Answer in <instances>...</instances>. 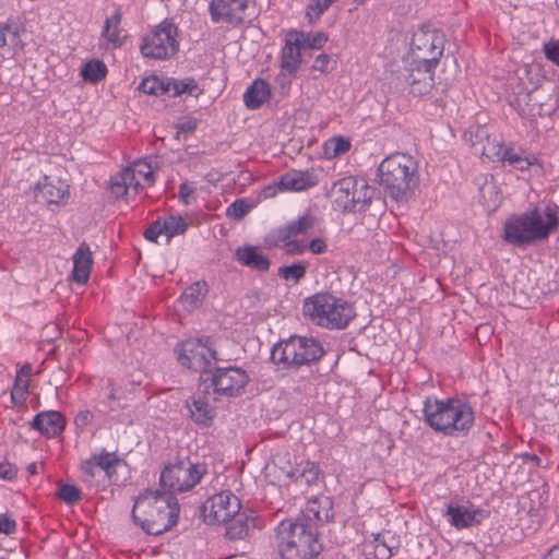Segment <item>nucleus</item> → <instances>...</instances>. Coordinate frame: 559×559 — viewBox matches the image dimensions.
<instances>
[{
	"mask_svg": "<svg viewBox=\"0 0 559 559\" xmlns=\"http://www.w3.org/2000/svg\"><path fill=\"white\" fill-rule=\"evenodd\" d=\"M179 504L167 491L147 490L133 506L132 518L151 535H159L170 530L178 520Z\"/></svg>",
	"mask_w": 559,
	"mask_h": 559,
	"instance_id": "nucleus-1",
	"label": "nucleus"
},
{
	"mask_svg": "<svg viewBox=\"0 0 559 559\" xmlns=\"http://www.w3.org/2000/svg\"><path fill=\"white\" fill-rule=\"evenodd\" d=\"M558 227L557 206L547 205L544 210L535 207L507 219L504 239L515 246H527L547 239Z\"/></svg>",
	"mask_w": 559,
	"mask_h": 559,
	"instance_id": "nucleus-2",
	"label": "nucleus"
},
{
	"mask_svg": "<svg viewBox=\"0 0 559 559\" xmlns=\"http://www.w3.org/2000/svg\"><path fill=\"white\" fill-rule=\"evenodd\" d=\"M425 421L444 436H465L474 425V411L469 404L456 399L427 397L423 408Z\"/></svg>",
	"mask_w": 559,
	"mask_h": 559,
	"instance_id": "nucleus-3",
	"label": "nucleus"
},
{
	"mask_svg": "<svg viewBox=\"0 0 559 559\" xmlns=\"http://www.w3.org/2000/svg\"><path fill=\"white\" fill-rule=\"evenodd\" d=\"M278 559H314L322 551L316 530L301 520H283L275 530Z\"/></svg>",
	"mask_w": 559,
	"mask_h": 559,
	"instance_id": "nucleus-4",
	"label": "nucleus"
},
{
	"mask_svg": "<svg viewBox=\"0 0 559 559\" xmlns=\"http://www.w3.org/2000/svg\"><path fill=\"white\" fill-rule=\"evenodd\" d=\"M380 185L397 202H407L419 185L418 164L405 153L385 157L378 167Z\"/></svg>",
	"mask_w": 559,
	"mask_h": 559,
	"instance_id": "nucleus-5",
	"label": "nucleus"
},
{
	"mask_svg": "<svg viewBox=\"0 0 559 559\" xmlns=\"http://www.w3.org/2000/svg\"><path fill=\"white\" fill-rule=\"evenodd\" d=\"M302 313L314 325L328 330H343L356 317L354 304L329 292L307 297Z\"/></svg>",
	"mask_w": 559,
	"mask_h": 559,
	"instance_id": "nucleus-6",
	"label": "nucleus"
},
{
	"mask_svg": "<svg viewBox=\"0 0 559 559\" xmlns=\"http://www.w3.org/2000/svg\"><path fill=\"white\" fill-rule=\"evenodd\" d=\"M322 355L323 349L316 340L293 336L277 343L272 349L271 358L273 362L286 367H300L319 359Z\"/></svg>",
	"mask_w": 559,
	"mask_h": 559,
	"instance_id": "nucleus-7",
	"label": "nucleus"
},
{
	"mask_svg": "<svg viewBox=\"0 0 559 559\" xmlns=\"http://www.w3.org/2000/svg\"><path fill=\"white\" fill-rule=\"evenodd\" d=\"M207 394L215 400L240 395L249 382V376L239 367L216 368L209 376H200Z\"/></svg>",
	"mask_w": 559,
	"mask_h": 559,
	"instance_id": "nucleus-8",
	"label": "nucleus"
},
{
	"mask_svg": "<svg viewBox=\"0 0 559 559\" xmlns=\"http://www.w3.org/2000/svg\"><path fill=\"white\" fill-rule=\"evenodd\" d=\"M206 473L204 464L181 460L169 464L160 474V485L169 493L181 492L193 488Z\"/></svg>",
	"mask_w": 559,
	"mask_h": 559,
	"instance_id": "nucleus-9",
	"label": "nucleus"
},
{
	"mask_svg": "<svg viewBox=\"0 0 559 559\" xmlns=\"http://www.w3.org/2000/svg\"><path fill=\"white\" fill-rule=\"evenodd\" d=\"M177 36L176 25L166 20L143 38L141 52L146 58L168 59L178 51Z\"/></svg>",
	"mask_w": 559,
	"mask_h": 559,
	"instance_id": "nucleus-10",
	"label": "nucleus"
},
{
	"mask_svg": "<svg viewBox=\"0 0 559 559\" xmlns=\"http://www.w3.org/2000/svg\"><path fill=\"white\" fill-rule=\"evenodd\" d=\"M155 182L152 166L144 160H136L124 168L110 185L111 193L117 198L136 194L141 189Z\"/></svg>",
	"mask_w": 559,
	"mask_h": 559,
	"instance_id": "nucleus-11",
	"label": "nucleus"
},
{
	"mask_svg": "<svg viewBox=\"0 0 559 559\" xmlns=\"http://www.w3.org/2000/svg\"><path fill=\"white\" fill-rule=\"evenodd\" d=\"M371 188L364 179L353 176L338 179L331 188L334 203L345 212L355 211L358 204H367L371 200Z\"/></svg>",
	"mask_w": 559,
	"mask_h": 559,
	"instance_id": "nucleus-12",
	"label": "nucleus"
},
{
	"mask_svg": "<svg viewBox=\"0 0 559 559\" xmlns=\"http://www.w3.org/2000/svg\"><path fill=\"white\" fill-rule=\"evenodd\" d=\"M178 360L189 369L209 376L213 361H217V354L209 337L202 340H188L178 348Z\"/></svg>",
	"mask_w": 559,
	"mask_h": 559,
	"instance_id": "nucleus-13",
	"label": "nucleus"
},
{
	"mask_svg": "<svg viewBox=\"0 0 559 559\" xmlns=\"http://www.w3.org/2000/svg\"><path fill=\"white\" fill-rule=\"evenodd\" d=\"M241 504L237 496L223 490L211 496L202 506L204 520L210 524H223L230 521L240 511Z\"/></svg>",
	"mask_w": 559,
	"mask_h": 559,
	"instance_id": "nucleus-14",
	"label": "nucleus"
},
{
	"mask_svg": "<svg viewBox=\"0 0 559 559\" xmlns=\"http://www.w3.org/2000/svg\"><path fill=\"white\" fill-rule=\"evenodd\" d=\"M444 49V38L436 29L420 28L412 39V50L417 60L437 64Z\"/></svg>",
	"mask_w": 559,
	"mask_h": 559,
	"instance_id": "nucleus-15",
	"label": "nucleus"
},
{
	"mask_svg": "<svg viewBox=\"0 0 559 559\" xmlns=\"http://www.w3.org/2000/svg\"><path fill=\"white\" fill-rule=\"evenodd\" d=\"M317 183L318 178L313 171L293 170L281 176L278 181L264 187L262 190V197L264 199H270L283 191H302L314 187Z\"/></svg>",
	"mask_w": 559,
	"mask_h": 559,
	"instance_id": "nucleus-16",
	"label": "nucleus"
},
{
	"mask_svg": "<svg viewBox=\"0 0 559 559\" xmlns=\"http://www.w3.org/2000/svg\"><path fill=\"white\" fill-rule=\"evenodd\" d=\"M249 2L250 0H212L210 3L212 21L240 24L248 17Z\"/></svg>",
	"mask_w": 559,
	"mask_h": 559,
	"instance_id": "nucleus-17",
	"label": "nucleus"
},
{
	"mask_svg": "<svg viewBox=\"0 0 559 559\" xmlns=\"http://www.w3.org/2000/svg\"><path fill=\"white\" fill-rule=\"evenodd\" d=\"M437 64L423 62L415 59L414 67L411 68L406 82L411 87V93L416 96L428 94L433 87V69Z\"/></svg>",
	"mask_w": 559,
	"mask_h": 559,
	"instance_id": "nucleus-18",
	"label": "nucleus"
},
{
	"mask_svg": "<svg viewBox=\"0 0 559 559\" xmlns=\"http://www.w3.org/2000/svg\"><path fill=\"white\" fill-rule=\"evenodd\" d=\"M24 33V27L17 23L0 24V56L13 58L17 52L22 51L25 46L22 38Z\"/></svg>",
	"mask_w": 559,
	"mask_h": 559,
	"instance_id": "nucleus-19",
	"label": "nucleus"
},
{
	"mask_svg": "<svg viewBox=\"0 0 559 559\" xmlns=\"http://www.w3.org/2000/svg\"><path fill=\"white\" fill-rule=\"evenodd\" d=\"M188 228L181 216L169 215L153 223L144 233L148 241L157 242L159 236H165L168 242L171 237L183 234Z\"/></svg>",
	"mask_w": 559,
	"mask_h": 559,
	"instance_id": "nucleus-20",
	"label": "nucleus"
},
{
	"mask_svg": "<svg viewBox=\"0 0 559 559\" xmlns=\"http://www.w3.org/2000/svg\"><path fill=\"white\" fill-rule=\"evenodd\" d=\"M302 46V32L289 31L285 36L282 50L281 66L288 73H295L301 62L300 48Z\"/></svg>",
	"mask_w": 559,
	"mask_h": 559,
	"instance_id": "nucleus-21",
	"label": "nucleus"
},
{
	"mask_svg": "<svg viewBox=\"0 0 559 559\" xmlns=\"http://www.w3.org/2000/svg\"><path fill=\"white\" fill-rule=\"evenodd\" d=\"M265 477L273 485H289L297 481L295 466L285 456L277 455L271 463L265 466Z\"/></svg>",
	"mask_w": 559,
	"mask_h": 559,
	"instance_id": "nucleus-22",
	"label": "nucleus"
},
{
	"mask_svg": "<svg viewBox=\"0 0 559 559\" xmlns=\"http://www.w3.org/2000/svg\"><path fill=\"white\" fill-rule=\"evenodd\" d=\"M236 260L243 266L265 273L270 270L271 261L263 251L255 246L245 245L235 250Z\"/></svg>",
	"mask_w": 559,
	"mask_h": 559,
	"instance_id": "nucleus-23",
	"label": "nucleus"
},
{
	"mask_svg": "<svg viewBox=\"0 0 559 559\" xmlns=\"http://www.w3.org/2000/svg\"><path fill=\"white\" fill-rule=\"evenodd\" d=\"M445 515L450 524L456 528H465L479 523L480 510L472 504L450 503Z\"/></svg>",
	"mask_w": 559,
	"mask_h": 559,
	"instance_id": "nucleus-24",
	"label": "nucleus"
},
{
	"mask_svg": "<svg viewBox=\"0 0 559 559\" xmlns=\"http://www.w3.org/2000/svg\"><path fill=\"white\" fill-rule=\"evenodd\" d=\"M37 197L49 204H64L69 198V186L61 180L45 177L37 185Z\"/></svg>",
	"mask_w": 559,
	"mask_h": 559,
	"instance_id": "nucleus-25",
	"label": "nucleus"
},
{
	"mask_svg": "<svg viewBox=\"0 0 559 559\" xmlns=\"http://www.w3.org/2000/svg\"><path fill=\"white\" fill-rule=\"evenodd\" d=\"M64 419L57 411L41 412L32 421V428L48 438L58 436L64 429Z\"/></svg>",
	"mask_w": 559,
	"mask_h": 559,
	"instance_id": "nucleus-26",
	"label": "nucleus"
},
{
	"mask_svg": "<svg viewBox=\"0 0 559 559\" xmlns=\"http://www.w3.org/2000/svg\"><path fill=\"white\" fill-rule=\"evenodd\" d=\"M72 278L78 284L87 283L92 270V251L87 245L82 243L73 254Z\"/></svg>",
	"mask_w": 559,
	"mask_h": 559,
	"instance_id": "nucleus-27",
	"label": "nucleus"
},
{
	"mask_svg": "<svg viewBox=\"0 0 559 559\" xmlns=\"http://www.w3.org/2000/svg\"><path fill=\"white\" fill-rule=\"evenodd\" d=\"M317 218L310 214L305 213L297 219H294L276 230L277 239L297 238L300 235H306L316 226Z\"/></svg>",
	"mask_w": 559,
	"mask_h": 559,
	"instance_id": "nucleus-28",
	"label": "nucleus"
},
{
	"mask_svg": "<svg viewBox=\"0 0 559 559\" xmlns=\"http://www.w3.org/2000/svg\"><path fill=\"white\" fill-rule=\"evenodd\" d=\"M271 97L270 85L262 79H257L246 90L243 103L249 109H258Z\"/></svg>",
	"mask_w": 559,
	"mask_h": 559,
	"instance_id": "nucleus-29",
	"label": "nucleus"
},
{
	"mask_svg": "<svg viewBox=\"0 0 559 559\" xmlns=\"http://www.w3.org/2000/svg\"><path fill=\"white\" fill-rule=\"evenodd\" d=\"M373 551L378 559H389L400 547L399 537L391 531H383L373 537Z\"/></svg>",
	"mask_w": 559,
	"mask_h": 559,
	"instance_id": "nucleus-30",
	"label": "nucleus"
},
{
	"mask_svg": "<svg viewBox=\"0 0 559 559\" xmlns=\"http://www.w3.org/2000/svg\"><path fill=\"white\" fill-rule=\"evenodd\" d=\"M207 294L205 282H195L190 285L180 296L178 304L188 312L198 309Z\"/></svg>",
	"mask_w": 559,
	"mask_h": 559,
	"instance_id": "nucleus-31",
	"label": "nucleus"
},
{
	"mask_svg": "<svg viewBox=\"0 0 559 559\" xmlns=\"http://www.w3.org/2000/svg\"><path fill=\"white\" fill-rule=\"evenodd\" d=\"M186 405L190 412L194 423L207 426L214 418V408L211 407L203 399L192 396L187 400Z\"/></svg>",
	"mask_w": 559,
	"mask_h": 559,
	"instance_id": "nucleus-32",
	"label": "nucleus"
},
{
	"mask_svg": "<svg viewBox=\"0 0 559 559\" xmlns=\"http://www.w3.org/2000/svg\"><path fill=\"white\" fill-rule=\"evenodd\" d=\"M120 23L121 13L119 10H116L106 19L102 31V36L115 47L120 46L122 43V29L120 28Z\"/></svg>",
	"mask_w": 559,
	"mask_h": 559,
	"instance_id": "nucleus-33",
	"label": "nucleus"
},
{
	"mask_svg": "<svg viewBox=\"0 0 559 559\" xmlns=\"http://www.w3.org/2000/svg\"><path fill=\"white\" fill-rule=\"evenodd\" d=\"M331 502L329 498L321 497L313 500H309L305 509V513L309 520L314 519L317 521L328 520L330 514Z\"/></svg>",
	"mask_w": 559,
	"mask_h": 559,
	"instance_id": "nucleus-34",
	"label": "nucleus"
},
{
	"mask_svg": "<svg viewBox=\"0 0 559 559\" xmlns=\"http://www.w3.org/2000/svg\"><path fill=\"white\" fill-rule=\"evenodd\" d=\"M501 162H507L515 169L525 170L536 163V158L534 156L524 155L522 152H518L512 147H506Z\"/></svg>",
	"mask_w": 559,
	"mask_h": 559,
	"instance_id": "nucleus-35",
	"label": "nucleus"
},
{
	"mask_svg": "<svg viewBox=\"0 0 559 559\" xmlns=\"http://www.w3.org/2000/svg\"><path fill=\"white\" fill-rule=\"evenodd\" d=\"M188 93L192 96H198L201 93L197 82L193 79L167 80V93L171 96H178Z\"/></svg>",
	"mask_w": 559,
	"mask_h": 559,
	"instance_id": "nucleus-36",
	"label": "nucleus"
},
{
	"mask_svg": "<svg viewBox=\"0 0 559 559\" xmlns=\"http://www.w3.org/2000/svg\"><path fill=\"white\" fill-rule=\"evenodd\" d=\"M98 469L104 471L109 480H112L118 466L122 465L121 460L115 453H100L92 456Z\"/></svg>",
	"mask_w": 559,
	"mask_h": 559,
	"instance_id": "nucleus-37",
	"label": "nucleus"
},
{
	"mask_svg": "<svg viewBox=\"0 0 559 559\" xmlns=\"http://www.w3.org/2000/svg\"><path fill=\"white\" fill-rule=\"evenodd\" d=\"M254 526V520L239 516L226 530V535L230 539H241L249 535Z\"/></svg>",
	"mask_w": 559,
	"mask_h": 559,
	"instance_id": "nucleus-38",
	"label": "nucleus"
},
{
	"mask_svg": "<svg viewBox=\"0 0 559 559\" xmlns=\"http://www.w3.org/2000/svg\"><path fill=\"white\" fill-rule=\"evenodd\" d=\"M307 267L301 261H296L290 265H283L278 269L277 275L285 280L297 284L306 276Z\"/></svg>",
	"mask_w": 559,
	"mask_h": 559,
	"instance_id": "nucleus-39",
	"label": "nucleus"
},
{
	"mask_svg": "<svg viewBox=\"0 0 559 559\" xmlns=\"http://www.w3.org/2000/svg\"><path fill=\"white\" fill-rule=\"evenodd\" d=\"M107 68L100 60L88 61L81 71V75L85 81L98 82L106 76Z\"/></svg>",
	"mask_w": 559,
	"mask_h": 559,
	"instance_id": "nucleus-40",
	"label": "nucleus"
},
{
	"mask_svg": "<svg viewBox=\"0 0 559 559\" xmlns=\"http://www.w3.org/2000/svg\"><path fill=\"white\" fill-rule=\"evenodd\" d=\"M139 90L147 95L159 96L167 93V80L148 76L142 80Z\"/></svg>",
	"mask_w": 559,
	"mask_h": 559,
	"instance_id": "nucleus-41",
	"label": "nucleus"
},
{
	"mask_svg": "<svg viewBox=\"0 0 559 559\" xmlns=\"http://www.w3.org/2000/svg\"><path fill=\"white\" fill-rule=\"evenodd\" d=\"M297 480H304L307 485H311L312 483L317 481L320 468L319 466L313 462H301L295 467Z\"/></svg>",
	"mask_w": 559,
	"mask_h": 559,
	"instance_id": "nucleus-42",
	"label": "nucleus"
},
{
	"mask_svg": "<svg viewBox=\"0 0 559 559\" xmlns=\"http://www.w3.org/2000/svg\"><path fill=\"white\" fill-rule=\"evenodd\" d=\"M350 148V142L342 136L332 138L324 144V154L328 158H335Z\"/></svg>",
	"mask_w": 559,
	"mask_h": 559,
	"instance_id": "nucleus-43",
	"label": "nucleus"
},
{
	"mask_svg": "<svg viewBox=\"0 0 559 559\" xmlns=\"http://www.w3.org/2000/svg\"><path fill=\"white\" fill-rule=\"evenodd\" d=\"M29 380L15 377V381L11 391V399L15 404H23L28 394Z\"/></svg>",
	"mask_w": 559,
	"mask_h": 559,
	"instance_id": "nucleus-44",
	"label": "nucleus"
},
{
	"mask_svg": "<svg viewBox=\"0 0 559 559\" xmlns=\"http://www.w3.org/2000/svg\"><path fill=\"white\" fill-rule=\"evenodd\" d=\"M504 148L506 147L499 141L487 138L486 143L483 146L481 154L490 160L501 162Z\"/></svg>",
	"mask_w": 559,
	"mask_h": 559,
	"instance_id": "nucleus-45",
	"label": "nucleus"
},
{
	"mask_svg": "<svg viewBox=\"0 0 559 559\" xmlns=\"http://www.w3.org/2000/svg\"><path fill=\"white\" fill-rule=\"evenodd\" d=\"M252 209V205L246 199L234 201L226 210L228 217L240 219Z\"/></svg>",
	"mask_w": 559,
	"mask_h": 559,
	"instance_id": "nucleus-46",
	"label": "nucleus"
},
{
	"mask_svg": "<svg viewBox=\"0 0 559 559\" xmlns=\"http://www.w3.org/2000/svg\"><path fill=\"white\" fill-rule=\"evenodd\" d=\"M328 41V36L322 32L304 33L302 32V46L311 49H320Z\"/></svg>",
	"mask_w": 559,
	"mask_h": 559,
	"instance_id": "nucleus-47",
	"label": "nucleus"
},
{
	"mask_svg": "<svg viewBox=\"0 0 559 559\" xmlns=\"http://www.w3.org/2000/svg\"><path fill=\"white\" fill-rule=\"evenodd\" d=\"M278 241L288 254L301 255L307 251V242L299 241L297 238L278 239Z\"/></svg>",
	"mask_w": 559,
	"mask_h": 559,
	"instance_id": "nucleus-48",
	"label": "nucleus"
},
{
	"mask_svg": "<svg viewBox=\"0 0 559 559\" xmlns=\"http://www.w3.org/2000/svg\"><path fill=\"white\" fill-rule=\"evenodd\" d=\"M108 393L106 399L104 400V404L107 406L108 411L115 412L119 408L121 401L120 390L117 389L110 381L107 383Z\"/></svg>",
	"mask_w": 559,
	"mask_h": 559,
	"instance_id": "nucleus-49",
	"label": "nucleus"
},
{
	"mask_svg": "<svg viewBox=\"0 0 559 559\" xmlns=\"http://www.w3.org/2000/svg\"><path fill=\"white\" fill-rule=\"evenodd\" d=\"M480 192L484 203L488 209H496L499 205L500 199L492 183H486L480 189Z\"/></svg>",
	"mask_w": 559,
	"mask_h": 559,
	"instance_id": "nucleus-50",
	"label": "nucleus"
},
{
	"mask_svg": "<svg viewBox=\"0 0 559 559\" xmlns=\"http://www.w3.org/2000/svg\"><path fill=\"white\" fill-rule=\"evenodd\" d=\"M197 189L193 183L183 181L179 186V200L185 205H190L197 200Z\"/></svg>",
	"mask_w": 559,
	"mask_h": 559,
	"instance_id": "nucleus-51",
	"label": "nucleus"
},
{
	"mask_svg": "<svg viewBox=\"0 0 559 559\" xmlns=\"http://www.w3.org/2000/svg\"><path fill=\"white\" fill-rule=\"evenodd\" d=\"M59 498L66 503L72 504L81 499V491L73 485H62L58 491Z\"/></svg>",
	"mask_w": 559,
	"mask_h": 559,
	"instance_id": "nucleus-52",
	"label": "nucleus"
},
{
	"mask_svg": "<svg viewBox=\"0 0 559 559\" xmlns=\"http://www.w3.org/2000/svg\"><path fill=\"white\" fill-rule=\"evenodd\" d=\"M543 51L549 61L559 67V39L545 43Z\"/></svg>",
	"mask_w": 559,
	"mask_h": 559,
	"instance_id": "nucleus-53",
	"label": "nucleus"
},
{
	"mask_svg": "<svg viewBox=\"0 0 559 559\" xmlns=\"http://www.w3.org/2000/svg\"><path fill=\"white\" fill-rule=\"evenodd\" d=\"M93 420H94L93 412L86 408V409H81L76 414V416L74 418V424L78 429L83 431L85 428H87L90 425L93 424Z\"/></svg>",
	"mask_w": 559,
	"mask_h": 559,
	"instance_id": "nucleus-54",
	"label": "nucleus"
},
{
	"mask_svg": "<svg viewBox=\"0 0 559 559\" xmlns=\"http://www.w3.org/2000/svg\"><path fill=\"white\" fill-rule=\"evenodd\" d=\"M307 250L312 254H323L328 251V243L325 239L317 237L307 243Z\"/></svg>",
	"mask_w": 559,
	"mask_h": 559,
	"instance_id": "nucleus-55",
	"label": "nucleus"
},
{
	"mask_svg": "<svg viewBox=\"0 0 559 559\" xmlns=\"http://www.w3.org/2000/svg\"><path fill=\"white\" fill-rule=\"evenodd\" d=\"M16 530V522L5 514H0V534L10 535Z\"/></svg>",
	"mask_w": 559,
	"mask_h": 559,
	"instance_id": "nucleus-56",
	"label": "nucleus"
},
{
	"mask_svg": "<svg viewBox=\"0 0 559 559\" xmlns=\"http://www.w3.org/2000/svg\"><path fill=\"white\" fill-rule=\"evenodd\" d=\"M81 469L85 476L84 480L88 481L96 476L98 467L96 466L95 461L91 457L82 463Z\"/></svg>",
	"mask_w": 559,
	"mask_h": 559,
	"instance_id": "nucleus-57",
	"label": "nucleus"
},
{
	"mask_svg": "<svg viewBox=\"0 0 559 559\" xmlns=\"http://www.w3.org/2000/svg\"><path fill=\"white\" fill-rule=\"evenodd\" d=\"M331 62H332L331 56H329L326 53H321L316 58L312 68L317 71L324 73L329 70V64Z\"/></svg>",
	"mask_w": 559,
	"mask_h": 559,
	"instance_id": "nucleus-58",
	"label": "nucleus"
},
{
	"mask_svg": "<svg viewBox=\"0 0 559 559\" xmlns=\"http://www.w3.org/2000/svg\"><path fill=\"white\" fill-rule=\"evenodd\" d=\"M16 475H17V469L15 466H13L9 463L0 464V478L1 479L12 480L16 477Z\"/></svg>",
	"mask_w": 559,
	"mask_h": 559,
	"instance_id": "nucleus-59",
	"label": "nucleus"
},
{
	"mask_svg": "<svg viewBox=\"0 0 559 559\" xmlns=\"http://www.w3.org/2000/svg\"><path fill=\"white\" fill-rule=\"evenodd\" d=\"M197 128V122L194 120H187V121H183V122H180L178 124V129L182 132H192L193 130H195Z\"/></svg>",
	"mask_w": 559,
	"mask_h": 559,
	"instance_id": "nucleus-60",
	"label": "nucleus"
},
{
	"mask_svg": "<svg viewBox=\"0 0 559 559\" xmlns=\"http://www.w3.org/2000/svg\"><path fill=\"white\" fill-rule=\"evenodd\" d=\"M32 366L29 364H25L17 372L16 376L27 379H31L32 376Z\"/></svg>",
	"mask_w": 559,
	"mask_h": 559,
	"instance_id": "nucleus-61",
	"label": "nucleus"
},
{
	"mask_svg": "<svg viewBox=\"0 0 559 559\" xmlns=\"http://www.w3.org/2000/svg\"><path fill=\"white\" fill-rule=\"evenodd\" d=\"M543 559H559V545L552 546Z\"/></svg>",
	"mask_w": 559,
	"mask_h": 559,
	"instance_id": "nucleus-62",
	"label": "nucleus"
},
{
	"mask_svg": "<svg viewBox=\"0 0 559 559\" xmlns=\"http://www.w3.org/2000/svg\"><path fill=\"white\" fill-rule=\"evenodd\" d=\"M27 469L31 474H36L37 473V463H32L27 466Z\"/></svg>",
	"mask_w": 559,
	"mask_h": 559,
	"instance_id": "nucleus-63",
	"label": "nucleus"
},
{
	"mask_svg": "<svg viewBox=\"0 0 559 559\" xmlns=\"http://www.w3.org/2000/svg\"><path fill=\"white\" fill-rule=\"evenodd\" d=\"M365 1H366V0H354L355 4H356L357 7L362 5V4L365 3Z\"/></svg>",
	"mask_w": 559,
	"mask_h": 559,
	"instance_id": "nucleus-64",
	"label": "nucleus"
}]
</instances>
